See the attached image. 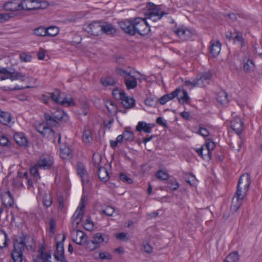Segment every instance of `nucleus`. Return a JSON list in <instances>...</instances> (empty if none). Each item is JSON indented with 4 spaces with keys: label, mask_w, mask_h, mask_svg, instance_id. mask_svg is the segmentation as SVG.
<instances>
[{
    "label": "nucleus",
    "mask_w": 262,
    "mask_h": 262,
    "mask_svg": "<svg viewBox=\"0 0 262 262\" xmlns=\"http://www.w3.org/2000/svg\"><path fill=\"white\" fill-rule=\"evenodd\" d=\"M119 26L125 33L130 35L138 34L144 36L147 35L150 31L145 19L141 17L121 21L119 23Z\"/></svg>",
    "instance_id": "obj_1"
},
{
    "label": "nucleus",
    "mask_w": 262,
    "mask_h": 262,
    "mask_svg": "<svg viewBox=\"0 0 262 262\" xmlns=\"http://www.w3.org/2000/svg\"><path fill=\"white\" fill-rule=\"evenodd\" d=\"M34 243L33 238L26 233L15 236L13 239V250L11 256L14 262H23L24 259L23 252L26 248L32 247Z\"/></svg>",
    "instance_id": "obj_2"
},
{
    "label": "nucleus",
    "mask_w": 262,
    "mask_h": 262,
    "mask_svg": "<svg viewBox=\"0 0 262 262\" xmlns=\"http://www.w3.org/2000/svg\"><path fill=\"white\" fill-rule=\"evenodd\" d=\"M251 179L249 174H244L240 177L238 180L237 190L234 195L238 202L237 204V208L241 205L242 201L248 191Z\"/></svg>",
    "instance_id": "obj_3"
},
{
    "label": "nucleus",
    "mask_w": 262,
    "mask_h": 262,
    "mask_svg": "<svg viewBox=\"0 0 262 262\" xmlns=\"http://www.w3.org/2000/svg\"><path fill=\"white\" fill-rule=\"evenodd\" d=\"M36 130L43 137L47 138L53 143H55V140L57 138L58 143L61 140V135L59 133H55L53 129L48 127L44 123L40 124L36 128Z\"/></svg>",
    "instance_id": "obj_4"
},
{
    "label": "nucleus",
    "mask_w": 262,
    "mask_h": 262,
    "mask_svg": "<svg viewBox=\"0 0 262 262\" xmlns=\"http://www.w3.org/2000/svg\"><path fill=\"white\" fill-rule=\"evenodd\" d=\"M116 72L117 74L124 78V83L127 90L134 89L137 87V78L134 76L131 75L130 72L125 71L120 68H117Z\"/></svg>",
    "instance_id": "obj_5"
},
{
    "label": "nucleus",
    "mask_w": 262,
    "mask_h": 262,
    "mask_svg": "<svg viewBox=\"0 0 262 262\" xmlns=\"http://www.w3.org/2000/svg\"><path fill=\"white\" fill-rule=\"evenodd\" d=\"M147 7L149 9L146 13V18L152 21L160 20L164 15L166 14L163 12H161L159 9L152 3H149L147 4Z\"/></svg>",
    "instance_id": "obj_6"
},
{
    "label": "nucleus",
    "mask_w": 262,
    "mask_h": 262,
    "mask_svg": "<svg viewBox=\"0 0 262 262\" xmlns=\"http://www.w3.org/2000/svg\"><path fill=\"white\" fill-rule=\"evenodd\" d=\"M0 74L4 75V76H0L1 80L6 79H10L11 80L17 79H21L23 81L25 80L24 78L25 76L24 75L15 71H9L5 68L0 67Z\"/></svg>",
    "instance_id": "obj_7"
},
{
    "label": "nucleus",
    "mask_w": 262,
    "mask_h": 262,
    "mask_svg": "<svg viewBox=\"0 0 262 262\" xmlns=\"http://www.w3.org/2000/svg\"><path fill=\"white\" fill-rule=\"evenodd\" d=\"M93 161L98 168V175L101 181L106 182L109 180L108 172L107 169L102 166H99V162L101 161V156L94 154L93 157Z\"/></svg>",
    "instance_id": "obj_8"
},
{
    "label": "nucleus",
    "mask_w": 262,
    "mask_h": 262,
    "mask_svg": "<svg viewBox=\"0 0 262 262\" xmlns=\"http://www.w3.org/2000/svg\"><path fill=\"white\" fill-rule=\"evenodd\" d=\"M83 29L92 35L98 36L101 33V23L95 21L90 24H85L83 25Z\"/></svg>",
    "instance_id": "obj_9"
},
{
    "label": "nucleus",
    "mask_w": 262,
    "mask_h": 262,
    "mask_svg": "<svg viewBox=\"0 0 262 262\" xmlns=\"http://www.w3.org/2000/svg\"><path fill=\"white\" fill-rule=\"evenodd\" d=\"M34 0H22L20 3V11L21 10H32L35 9H38L43 8L47 7L48 5L47 2H44L42 3V6L41 4H37V6L33 5Z\"/></svg>",
    "instance_id": "obj_10"
},
{
    "label": "nucleus",
    "mask_w": 262,
    "mask_h": 262,
    "mask_svg": "<svg viewBox=\"0 0 262 262\" xmlns=\"http://www.w3.org/2000/svg\"><path fill=\"white\" fill-rule=\"evenodd\" d=\"M48 95L50 96V98L57 103L62 105L67 104L68 106H71L73 104L72 99L67 100V98L61 99L60 97V91L56 89L53 93H48Z\"/></svg>",
    "instance_id": "obj_11"
},
{
    "label": "nucleus",
    "mask_w": 262,
    "mask_h": 262,
    "mask_svg": "<svg viewBox=\"0 0 262 262\" xmlns=\"http://www.w3.org/2000/svg\"><path fill=\"white\" fill-rule=\"evenodd\" d=\"M37 166L40 169H49L53 164V158L49 155H42L37 161Z\"/></svg>",
    "instance_id": "obj_12"
},
{
    "label": "nucleus",
    "mask_w": 262,
    "mask_h": 262,
    "mask_svg": "<svg viewBox=\"0 0 262 262\" xmlns=\"http://www.w3.org/2000/svg\"><path fill=\"white\" fill-rule=\"evenodd\" d=\"M211 77V74L209 73H205L201 76H198L193 80V87L200 86L204 87L208 84Z\"/></svg>",
    "instance_id": "obj_13"
},
{
    "label": "nucleus",
    "mask_w": 262,
    "mask_h": 262,
    "mask_svg": "<svg viewBox=\"0 0 262 262\" xmlns=\"http://www.w3.org/2000/svg\"><path fill=\"white\" fill-rule=\"evenodd\" d=\"M76 171L77 174L81 178L82 184H87L89 181V178L85 167L82 163H77Z\"/></svg>",
    "instance_id": "obj_14"
},
{
    "label": "nucleus",
    "mask_w": 262,
    "mask_h": 262,
    "mask_svg": "<svg viewBox=\"0 0 262 262\" xmlns=\"http://www.w3.org/2000/svg\"><path fill=\"white\" fill-rule=\"evenodd\" d=\"M72 234L73 236V242L79 245H83L84 242L88 238L84 232L81 230H73L72 232Z\"/></svg>",
    "instance_id": "obj_15"
},
{
    "label": "nucleus",
    "mask_w": 262,
    "mask_h": 262,
    "mask_svg": "<svg viewBox=\"0 0 262 262\" xmlns=\"http://www.w3.org/2000/svg\"><path fill=\"white\" fill-rule=\"evenodd\" d=\"M174 32L183 40L190 39L192 35L191 30L184 26L179 28Z\"/></svg>",
    "instance_id": "obj_16"
},
{
    "label": "nucleus",
    "mask_w": 262,
    "mask_h": 262,
    "mask_svg": "<svg viewBox=\"0 0 262 262\" xmlns=\"http://www.w3.org/2000/svg\"><path fill=\"white\" fill-rule=\"evenodd\" d=\"M84 204L82 199L80 204L77 208L76 211L73 215L72 220L73 223L75 222L76 225H78L84 213Z\"/></svg>",
    "instance_id": "obj_17"
},
{
    "label": "nucleus",
    "mask_w": 262,
    "mask_h": 262,
    "mask_svg": "<svg viewBox=\"0 0 262 262\" xmlns=\"http://www.w3.org/2000/svg\"><path fill=\"white\" fill-rule=\"evenodd\" d=\"M51 258V254L46 252L45 249L43 247H42L38 250V254L33 259V262H47L49 261Z\"/></svg>",
    "instance_id": "obj_18"
},
{
    "label": "nucleus",
    "mask_w": 262,
    "mask_h": 262,
    "mask_svg": "<svg viewBox=\"0 0 262 262\" xmlns=\"http://www.w3.org/2000/svg\"><path fill=\"white\" fill-rule=\"evenodd\" d=\"M13 138L18 145L23 147L28 146L27 138L23 133H15L13 135Z\"/></svg>",
    "instance_id": "obj_19"
},
{
    "label": "nucleus",
    "mask_w": 262,
    "mask_h": 262,
    "mask_svg": "<svg viewBox=\"0 0 262 262\" xmlns=\"http://www.w3.org/2000/svg\"><path fill=\"white\" fill-rule=\"evenodd\" d=\"M222 45L219 40H211L210 42V54L213 57H216L220 53Z\"/></svg>",
    "instance_id": "obj_20"
},
{
    "label": "nucleus",
    "mask_w": 262,
    "mask_h": 262,
    "mask_svg": "<svg viewBox=\"0 0 262 262\" xmlns=\"http://www.w3.org/2000/svg\"><path fill=\"white\" fill-rule=\"evenodd\" d=\"M231 127L237 134H240L244 129L243 122L239 117H235L231 122Z\"/></svg>",
    "instance_id": "obj_21"
},
{
    "label": "nucleus",
    "mask_w": 262,
    "mask_h": 262,
    "mask_svg": "<svg viewBox=\"0 0 262 262\" xmlns=\"http://www.w3.org/2000/svg\"><path fill=\"white\" fill-rule=\"evenodd\" d=\"M3 8L6 11H20V3L18 2V0L10 1L6 3L4 5Z\"/></svg>",
    "instance_id": "obj_22"
},
{
    "label": "nucleus",
    "mask_w": 262,
    "mask_h": 262,
    "mask_svg": "<svg viewBox=\"0 0 262 262\" xmlns=\"http://www.w3.org/2000/svg\"><path fill=\"white\" fill-rule=\"evenodd\" d=\"M155 126L154 124L146 123L143 121H140L138 122L136 130L138 132L144 131L145 133H150L152 128Z\"/></svg>",
    "instance_id": "obj_23"
},
{
    "label": "nucleus",
    "mask_w": 262,
    "mask_h": 262,
    "mask_svg": "<svg viewBox=\"0 0 262 262\" xmlns=\"http://www.w3.org/2000/svg\"><path fill=\"white\" fill-rule=\"evenodd\" d=\"M2 201L7 207H12L14 204V199L10 191L4 192L2 195Z\"/></svg>",
    "instance_id": "obj_24"
},
{
    "label": "nucleus",
    "mask_w": 262,
    "mask_h": 262,
    "mask_svg": "<svg viewBox=\"0 0 262 262\" xmlns=\"http://www.w3.org/2000/svg\"><path fill=\"white\" fill-rule=\"evenodd\" d=\"M101 32L107 35H114L116 33V30L114 26L108 23H101Z\"/></svg>",
    "instance_id": "obj_25"
},
{
    "label": "nucleus",
    "mask_w": 262,
    "mask_h": 262,
    "mask_svg": "<svg viewBox=\"0 0 262 262\" xmlns=\"http://www.w3.org/2000/svg\"><path fill=\"white\" fill-rule=\"evenodd\" d=\"M196 152L205 160L208 161L211 158V151L204 145H202L200 148L197 149Z\"/></svg>",
    "instance_id": "obj_26"
},
{
    "label": "nucleus",
    "mask_w": 262,
    "mask_h": 262,
    "mask_svg": "<svg viewBox=\"0 0 262 262\" xmlns=\"http://www.w3.org/2000/svg\"><path fill=\"white\" fill-rule=\"evenodd\" d=\"M121 103L125 108H130L135 104V101L133 97H129L124 95V97L121 99Z\"/></svg>",
    "instance_id": "obj_27"
},
{
    "label": "nucleus",
    "mask_w": 262,
    "mask_h": 262,
    "mask_svg": "<svg viewBox=\"0 0 262 262\" xmlns=\"http://www.w3.org/2000/svg\"><path fill=\"white\" fill-rule=\"evenodd\" d=\"M51 115L57 121H66L68 119V115L61 110H55L54 112H52Z\"/></svg>",
    "instance_id": "obj_28"
},
{
    "label": "nucleus",
    "mask_w": 262,
    "mask_h": 262,
    "mask_svg": "<svg viewBox=\"0 0 262 262\" xmlns=\"http://www.w3.org/2000/svg\"><path fill=\"white\" fill-rule=\"evenodd\" d=\"M178 99L180 103H189V97L186 90L180 88Z\"/></svg>",
    "instance_id": "obj_29"
},
{
    "label": "nucleus",
    "mask_w": 262,
    "mask_h": 262,
    "mask_svg": "<svg viewBox=\"0 0 262 262\" xmlns=\"http://www.w3.org/2000/svg\"><path fill=\"white\" fill-rule=\"evenodd\" d=\"M60 155L61 158L63 159H70L72 157L71 150L67 146L60 148Z\"/></svg>",
    "instance_id": "obj_30"
},
{
    "label": "nucleus",
    "mask_w": 262,
    "mask_h": 262,
    "mask_svg": "<svg viewBox=\"0 0 262 262\" xmlns=\"http://www.w3.org/2000/svg\"><path fill=\"white\" fill-rule=\"evenodd\" d=\"M122 135L125 141L132 142L134 140V134L130 127H127L125 128Z\"/></svg>",
    "instance_id": "obj_31"
},
{
    "label": "nucleus",
    "mask_w": 262,
    "mask_h": 262,
    "mask_svg": "<svg viewBox=\"0 0 262 262\" xmlns=\"http://www.w3.org/2000/svg\"><path fill=\"white\" fill-rule=\"evenodd\" d=\"M82 140L85 144H90L92 140V135L91 130L88 128H84L83 132Z\"/></svg>",
    "instance_id": "obj_32"
},
{
    "label": "nucleus",
    "mask_w": 262,
    "mask_h": 262,
    "mask_svg": "<svg viewBox=\"0 0 262 262\" xmlns=\"http://www.w3.org/2000/svg\"><path fill=\"white\" fill-rule=\"evenodd\" d=\"M66 239V236L63 235L62 238L60 242L56 243V252L54 255H63L64 254L63 243Z\"/></svg>",
    "instance_id": "obj_33"
},
{
    "label": "nucleus",
    "mask_w": 262,
    "mask_h": 262,
    "mask_svg": "<svg viewBox=\"0 0 262 262\" xmlns=\"http://www.w3.org/2000/svg\"><path fill=\"white\" fill-rule=\"evenodd\" d=\"M12 117L10 113L3 111L0 114V122L3 124L7 125L10 123Z\"/></svg>",
    "instance_id": "obj_34"
},
{
    "label": "nucleus",
    "mask_w": 262,
    "mask_h": 262,
    "mask_svg": "<svg viewBox=\"0 0 262 262\" xmlns=\"http://www.w3.org/2000/svg\"><path fill=\"white\" fill-rule=\"evenodd\" d=\"M45 119L47 122V125L51 126H57L58 125L57 120L54 118L51 114L45 113L44 115Z\"/></svg>",
    "instance_id": "obj_35"
},
{
    "label": "nucleus",
    "mask_w": 262,
    "mask_h": 262,
    "mask_svg": "<svg viewBox=\"0 0 262 262\" xmlns=\"http://www.w3.org/2000/svg\"><path fill=\"white\" fill-rule=\"evenodd\" d=\"M216 100L221 104L225 105L228 103V95L224 91L219 92L216 97Z\"/></svg>",
    "instance_id": "obj_36"
},
{
    "label": "nucleus",
    "mask_w": 262,
    "mask_h": 262,
    "mask_svg": "<svg viewBox=\"0 0 262 262\" xmlns=\"http://www.w3.org/2000/svg\"><path fill=\"white\" fill-rule=\"evenodd\" d=\"M101 82L103 86L107 87L114 86L117 83V80L112 77H106L101 78Z\"/></svg>",
    "instance_id": "obj_37"
},
{
    "label": "nucleus",
    "mask_w": 262,
    "mask_h": 262,
    "mask_svg": "<svg viewBox=\"0 0 262 262\" xmlns=\"http://www.w3.org/2000/svg\"><path fill=\"white\" fill-rule=\"evenodd\" d=\"M8 238L7 234L4 231L0 230V248L7 246Z\"/></svg>",
    "instance_id": "obj_38"
},
{
    "label": "nucleus",
    "mask_w": 262,
    "mask_h": 262,
    "mask_svg": "<svg viewBox=\"0 0 262 262\" xmlns=\"http://www.w3.org/2000/svg\"><path fill=\"white\" fill-rule=\"evenodd\" d=\"M112 94L116 100H121V99H122V98L124 97L125 93L123 90L116 88L113 90Z\"/></svg>",
    "instance_id": "obj_39"
},
{
    "label": "nucleus",
    "mask_w": 262,
    "mask_h": 262,
    "mask_svg": "<svg viewBox=\"0 0 262 262\" xmlns=\"http://www.w3.org/2000/svg\"><path fill=\"white\" fill-rule=\"evenodd\" d=\"M94 245L97 246L98 248L99 247V244L102 243L104 241V238L101 233H97L95 234L92 239Z\"/></svg>",
    "instance_id": "obj_40"
},
{
    "label": "nucleus",
    "mask_w": 262,
    "mask_h": 262,
    "mask_svg": "<svg viewBox=\"0 0 262 262\" xmlns=\"http://www.w3.org/2000/svg\"><path fill=\"white\" fill-rule=\"evenodd\" d=\"M239 260V255L237 252H233L229 254L226 257V262H237Z\"/></svg>",
    "instance_id": "obj_41"
},
{
    "label": "nucleus",
    "mask_w": 262,
    "mask_h": 262,
    "mask_svg": "<svg viewBox=\"0 0 262 262\" xmlns=\"http://www.w3.org/2000/svg\"><path fill=\"white\" fill-rule=\"evenodd\" d=\"M47 28L43 27H39L33 30L34 34L38 36H47Z\"/></svg>",
    "instance_id": "obj_42"
},
{
    "label": "nucleus",
    "mask_w": 262,
    "mask_h": 262,
    "mask_svg": "<svg viewBox=\"0 0 262 262\" xmlns=\"http://www.w3.org/2000/svg\"><path fill=\"white\" fill-rule=\"evenodd\" d=\"M47 35L50 36H55L59 33V29L55 26H51L47 28Z\"/></svg>",
    "instance_id": "obj_43"
},
{
    "label": "nucleus",
    "mask_w": 262,
    "mask_h": 262,
    "mask_svg": "<svg viewBox=\"0 0 262 262\" xmlns=\"http://www.w3.org/2000/svg\"><path fill=\"white\" fill-rule=\"evenodd\" d=\"M43 203L44 205L48 208L52 204V198L50 194L46 193L43 195Z\"/></svg>",
    "instance_id": "obj_44"
},
{
    "label": "nucleus",
    "mask_w": 262,
    "mask_h": 262,
    "mask_svg": "<svg viewBox=\"0 0 262 262\" xmlns=\"http://www.w3.org/2000/svg\"><path fill=\"white\" fill-rule=\"evenodd\" d=\"M85 248L89 251H93L97 249V246L94 245L92 240H88L87 238L84 242Z\"/></svg>",
    "instance_id": "obj_45"
},
{
    "label": "nucleus",
    "mask_w": 262,
    "mask_h": 262,
    "mask_svg": "<svg viewBox=\"0 0 262 262\" xmlns=\"http://www.w3.org/2000/svg\"><path fill=\"white\" fill-rule=\"evenodd\" d=\"M254 68V63L250 59L247 60V61L244 63V70L246 72H250L251 71L253 70Z\"/></svg>",
    "instance_id": "obj_46"
},
{
    "label": "nucleus",
    "mask_w": 262,
    "mask_h": 262,
    "mask_svg": "<svg viewBox=\"0 0 262 262\" xmlns=\"http://www.w3.org/2000/svg\"><path fill=\"white\" fill-rule=\"evenodd\" d=\"M235 35L233 40L235 43H238L241 46H243L244 43V38L242 35L239 34L238 32H235Z\"/></svg>",
    "instance_id": "obj_47"
},
{
    "label": "nucleus",
    "mask_w": 262,
    "mask_h": 262,
    "mask_svg": "<svg viewBox=\"0 0 262 262\" xmlns=\"http://www.w3.org/2000/svg\"><path fill=\"white\" fill-rule=\"evenodd\" d=\"M156 177L162 180H167L168 179V174L167 172L161 170H159L156 174Z\"/></svg>",
    "instance_id": "obj_48"
},
{
    "label": "nucleus",
    "mask_w": 262,
    "mask_h": 262,
    "mask_svg": "<svg viewBox=\"0 0 262 262\" xmlns=\"http://www.w3.org/2000/svg\"><path fill=\"white\" fill-rule=\"evenodd\" d=\"M180 91V88H178L176 89L174 91L172 92L166 94V96L168 100H172L174 98L177 97L178 96H179V92Z\"/></svg>",
    "instance_id": "obj_49"
},
{
    "label": "nucleus",
    "mask_w": 262,
    "mask_h": 262,
    "mask_svg": "<svg viewBox=\"0 0 262 262\" xmlns=\"http://www.w3.org/2000/svg\"><path fill=\"white\" fill-rule=\"evenodd\" d=\"M115 236L117 239L122 241H127L128 239L127 234L123 232L117 233Z\"/></svg>",
    "instance_id": "obj_50"
},
{
    "label": "nucleus",
    "mask_w": 262,
    "mask_h": 262,
    "mask_svg": "<svg viewBox=\"0 0 262 262\" xmlns=\"http://www.w3.org/2000/svg\"><path fill=\"white\" fill-rule=\"evenodd\" d=\"M203 145L210 151L213 150L215 147L214 142L209 139L207 140L205 144Z\"/></svg>",
    "instance_id": "obj_51"
},
{
    "label": "nucleus",
    "mask_w": 262,
    "mask_h": 262,
    "mask_svg": "<svg viewBox=\"0 0 262 262\" xmlns=\"http://www.w3.org/2000/svg\"><path fill=\"white\" fill-rule=\"evenodd\" d=\"M93 223L89 219H86L84 225V228L88 231H92L94 228Z\"/></svg>",
    "instance_id": "obj_52"
},
{
    "label": "nucleus",
    "mask_w": 262,
    "mask_h": 262,
    "mask_svg": "<svg viewBox=\"0 0 262 262\" xmlns=\"http://www.w3.org/2000/svg\"><path fill=\"white\" fill-rule=\"evenodd\" d=\"M19 57L22 62H29L31 61V56L25 53H21L19 55Z\"/></svg>",
    "instance_id": "obj_53"
},
{
    "label": "nucleus",
    "mask_w": 262,
    "mask_h": 262,
    "mask_svg": "<svg viewBox=\"0 0 262 262\" xmlns=\"http://www.w3.org/2000/svg\"><path fill=\"white\" fill-rule=\"evenodd\" d=\"M11 17L8 13H0V24L8 21Z\"/></svg>",
    "instance_id": "obj_54"
},
{
    "label": "nucleus",
    "mask_w": 262,
    "mask_h": 262,
    "mask_svg": "<svg viewBox=\"0 0 262 262\" xmlns=\"http://www.w3.org/2000/svg\"><path fill=\"white\" fill-rule=\"evenodd\" d=\"M102 212L107 216H112L114 212V208L111 206H107L103 210Z\"/></svg>",
    "instance_id": "obj_55"
},
{
    "label": "nucleus",
    "mask_w": 262,
    "mask_h": 262,
    "mask_svg": "<svg viewBox=\"0 0 262 262\" xmlns=\"http://www.w3.org/2000/svg\"><path fill=\"white\" fill-rule=\"evenodd\" d=\"M157 101L155 98L149 97L145 100V104L149 106H153L155 105V103Z\"/></svg>",
    "instance_id": "obj_56"
},
{
    "label": "nucleus",
    "mask_w": 262,
    "mask_h": 262,
    "mask_svg": "<svg viewBox=\"0 0 262 262\" xmlns=\"http://www.w3.org/2000/svg\"><path fill=\"white\" fill-rule=\"evenodd\" d=\"M39 167L37 166V163L30 169L31 174L34 177L36 178L38 176L39 173L38 169Z\"/></svg>",
    "instance_id": "obj_57"
},
{
    "label": "nucleus",
    "mask_w": 262,
    "mask_h": 262,
    "mask_svg": "<svg viewBox=\"0 0 262 262\" xmlns=\"http://www.w3.org/2000/svg\"><path fill=\"white\" fill-rule=\"evenodd\" d=\"M99 258L102 260L111 259L112 258V256L107 252H100L99 253Z\"/></svg>",
    "instance_id": "obj_58"
},
{
    "label": "nucleus",
    "mask_w": 262,
    "mask_h": 262,
    "mask_svg": "<svg viewBox=\"0 0 262 262\" xmlns=\"http://www.w3.org/2000/svg\"><path fill=\"white\" fill-rule=\"evenodd\" d=\"M198 134L205 137L208 136L209 133L206 128L200 126Z\"/></svg>",
    "instance_id": "obj_59"
},
{
    "label": "nucleus",
    "mask_w": 262,
    "mask_h": 262,
    "mask_svg": "<svg viewBox=\"0 0 262 262\" xmlns=\"http://www.w3.org/2000/svg\"><path fill=\"white\" fill-rule=\"evenodd\" d=\"M120 180H121L122 182H127V183H132V180L127 177L125 174L124 173H121L120 174Z\"/></svg>",
    "instance_id": "obj_60"
},
{
    "label": "nucleus",
    "mask_w": 262,
    "mask_h": 262,
    "mask_svg": "<svg viewBox=\"0 0 262 262\" xmlns=\"http://www.w3.org/2000/svg\"><path fill=\"white\" fill-rule=\"evenodd\" d=\"M171 186L169 187L170 189L172 190H176L179 187V183L176 181H170Z\"/></svg>",
    "instance_id": "obj_61"
},
{
    "label": "nucleus",
    "mask_w": 262,
    "mask_h": 262,
    "mask_svg": "<svg viewBox=\"0 0 262 262\" xmlns=\"http://www.w3.org/2000/svg\"><path fill=\"white\" fill-rule=\"evenodd\" d=\"M55 258L60 262H68V260L65 257L64 254L63 255H54Z\"/></svg>",
    "instance_id": "obj_62"
},
{
    "label": "nucleus",
    "mask_w": 262,
    "mask_h": 262,
    "mask_svg": "<svg viewBox=\"0 0 262 262\" xmlns=\"http://www.w3.org/2000/svg\"><path fill=\"white\" fill-rule=\"evenodd\" d=\"M156 123L162 126L167 127V123L165 121L163 120V118L161 117H159L156 119Z\"/></svg>",
    "instance_id": "obj_63"
},
{
    "label": "nucleus",
    "mask_w": 262,
    "mask_h": 262,
    "mask_svg": "<svg viewBox=\"0 0 262 262\" xmlns=\"http://www.w3.org/2000/svg\"><path fill=\"white\" fill-rule=\"evenodd\" d=\"M143 247L144 250L146 252L151 253L152 252V248L149 244L146 243Z\"/></svg>",
    "instance_id": "obj_64"
}]
</instances>
